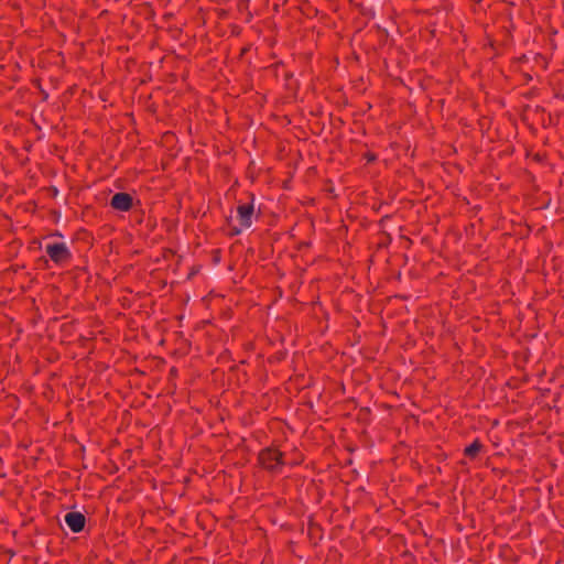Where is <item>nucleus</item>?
I'll list each match as a JSON object with an SVG mask.
<instances>
[{
  "mask_svg": "<svg viewBox=\"0 0 564 564\" xmlns=\"http://www.w3.org/2000/svg\"><path fill=\"white\" fill-rule=\"evenodd\" d=\"M111 205L116 209L127 210L131 206V197L128 194L118 193L112 197Z\"/></svg>",
  "mask_w": 564,
  "mask_h": 564,
  "instance_id": "5",
  "label": "nucleus"
},
{
  "mask_svg": "<svg viewBox=\"0 0 564 564\" xmlns=\"http://www.w3.org/2000/svg\"><path fill=\"white\" fill-rule=\"evenodd\" d=\"M238 220L242 228H248L252 223L253 207L250 205H240L238 207Z\"/></svg>",
  "mask_w": 564,
  "mask_h": 564,
  "instance_id": "3",
  "label": "nucleus"
},
{
  "mask_svg": "<svg viewBox=\"0 0 564 564\" xmlns=\"http://www.w3.org/2000/svg\"><path fill=\"white\" fill-rule=\"evenodd\" d=\"M46 252L57 263H63L69 258V252L64 243H48Z\"/></svg>",
  "mask_w": 564,
  "mask_h": 564,
  "instance_id": "2",
  "label": "nucleus"
},
{
  "mask_svg": "<svg viewBox=\"0 0 564 564\" xmlns=\"http://www.w3.org/2000/svg\"><path fill=\"white\" fill-rule=\"evenodd\" d=\"M478 451H479L478 443H474L465 449L466 454L469 456H474Z\"/></svg>",
  "mask_w": 564,
  "mask_h": 564,
  "instance_id": "6",
  "label": "nucleus"
},
{
  "mask_svg": "<svg viewBox=\"0 0 564 564\" xmlns=\"http://www.w3.org/2000/svg\"><path fill=\"white\" fill-rule=\"evenodd\" d=\"M65 522L74 532H79L84 528L85 518L79 512H68L65 516Z\"/></svg>",
  "mask_w": 564,
  "mask_h": 564,
  "instance_id": "4",
  "label": "nucleus"
},
{
  "mask_svg": "<svg viewBox=\"0 0 564 564\" xmlns=\"http://www.w3.org/2000/svg\"><path fill=\"white\" fill-rule=\"evenodd\" d=\"M259 458L261 464L268 469H274L280 464L286 463L283 460L282 455L275 449L263 451Z\"/></svg>",
  "mask_w": 564,
  "mask_h": 564,
  "instance_id": "1",
  "label": "nucleus"
}]
</instances>
